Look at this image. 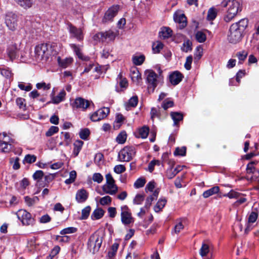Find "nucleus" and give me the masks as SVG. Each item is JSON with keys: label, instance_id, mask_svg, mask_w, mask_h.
Masks as SVG:
<instances>
[{"label": "nucleus", "instance_id": "obj_48", "mask_svg": "<svg viewBox=\"0 0 259 259\" xmlns=\"http://www.w3.org/2000/svg\"><path fill=\"white\" fill-rule=\"evenodd\" d=\"M146 183V180L144 178H139L134 183V186L136 188L143 187Z\"/></svg>", "mask_w": 259, "mask_h": 259}, {"label": "nucleus", "instance_id": "obj_30", "mask_svg": "<svg viewBox=\"0 0 259 259\" xmlns=\"http://www.w3.org/2000/svg\"><path fill=\"white\" fill-rule=\"evenodd\" d=\"M83 142L81 140H76L73 144L74 149L73 154L75 156H77L81 149Z\"/></svg>", "mask_w": 259, "mask_h": 259}, {"label": "nucleus", "instance_id": "obj_8", "mask_svg": "<svg viewBox=\"0 0 259 259\" xmlns=\"http://www.w3.org/2000/svg\"><path fill=\"white\" fill-rule=\"evenodd\" d=\"M121 210V221L122 224L125 225H128L134 223V219L132 216L130 209L127 205H123L120 207Z\"/></svg>", "mask_w": 259, "mask_h": 259}, {"label": "nucleus", "instance_id": "obj_23", "mask_svg": "<svg viewBox=\"0 0 259 259\" xmlns=\"http://www.w3.org/2000/svg\"><path fill=\"white\" fill-rule=\"evenodd\" d=\"M71 48L73 50L78 57L83 61H88L90 60V57L84 56L80 52V49L75 44H71Z\"/></svg>", "mask_w": 259, "mask_h": 259}, {"label": "nucleus", "instance_id": "obj_24", "mask_svg": "<svg viewBox=\"0 0 259 259\" xmlns=\"http://www.w3.org/2000/svg\"><path fill=\"white\" fill-rule=\"evenodd\" d=\"M159 34L160 37L167 38L172 35V30L168 27H164L161 28Z\"/></svg>", "mask_w": 259, "mask_h": 259}, {"label": "nucleus", "instance_id": "obj_47", "mask_svg": "<svg viewBox=\"0 0 259 259\" xmlns=\"http://www.w3.org/2000/svg\"><path fill=\"white\" fill-rule=\"evenodd\" d=\"M19 158L18 157H16L15 158H11L10 159V162L11 163H13V168L15 170L18 169L20 168V164H19Z\"/></svg>", "mask_w": 259, "mask_h": 259}, {"label": "nucleus", "instance_id": "obj_28", "mask_svg": "<svg viewBox=\"0 0 259 259\" xmlns=\"http://www.w3.org/2000/svg\"><path fill=\"white\" fill-rule=\"evenodd\" d=\"M145 60V57L144 55H134L132 58L133 63L137 66L142 65Z\"/></svg>", "mask_w": 259, "mask_h": 259}, {"label": "nucleus", "instance_id": "obj_50", "mask_svg": "<svg viewBox=\"0 0 259 259\" xmlns=\"http://www.w3.org/2000/svg\"><path fill=\"white\" fill-rule=\"evenodd\" d=\"M77 230V229L74 227H68L60 231V234L65 235L67 234H70L75 233Z\"/></svg>", "mask_w": 259, "mask_h": 259}, {"label": "nucleus", "instance_id": "obj_56", "mask_svg": "<svg viewBox=\"0 0 259 259\" xmlns=\"http://www.w3.org/2000/svg\"><path fill=\"white\" fill-rule=\"evenodd\" d=\"M125 167L123 165L119 164L114 167V171L116 174H119L125 171Z\"/></svg>", "mask_w": 259, "mask_h": 259}, {"label": "nucleus", "instance_id": "obj_45", "mask_svg": "<svg viewBox=\"0 0 259 259\" xmlns=\"http://www.w3.org/2000/svg\"><path fill=\"white\" fill-rule=\"evenodd\" d=\"M145 198L143 194H137L133 200V203L135 204L139 205L142 203Z\"/></svg>", "mask_w": 259, "mask_h": 259}, {"label": "nucleus", "instance_id": "obj_29", "mask_svg": "<svg viewBox=\"0 0 259 259\" xmlns=\"http://www.w3.org/2000/svg\"><path fill=\"white\" fill-rule=\"evenodd\" d=\"M150 115H151V119L153 121L154 120V118H157L159 119L161 118V113H160V108L159 107L156 108V107H152L150 111Z\"/></svg>", "mask_w": 259, "mask_h": 259}, {"label": "nucleus", "instance_id": "obj_62", "mask_svg": "<svg viewBox=\"0 0 259 259\" xmlns=\"http://www.w3.org/2000/svg\"><path fill=\"white\" fill-rule=\"evenodd\" d=\"M138 102L137 96H133L128 100V105L132 107H135Z\"/></svg>", "mask_w": 259, "mask_h": 259}, {"label": "nucleus", "instance_id": "obj_41", "mask_svg": "<svg viewBox=\"0 0 259 259\" xmlns=\"http://www.w3.org/2000/svg\"><path fill=\"white\" fill-rule=\"evenodd\" d=\"M91 210V207L87 206L81 210V220H86L89 216Z\"/></svg>", "mask_w": 259, "mask_h": 259}, {"label": "nucleus", "instance_id": "obj_22", "mask_svg": "<svg viewBox=\"0 0 259 259\" xmlns=\"http://www.w3.org/2000/svg\"><path fill=\"white\" fill-rule=\"evenodd\" d=\"M58 63L60 67L63 68H66L69 66L73 61L71 58H66L65 59H61L60 57H58Z\"/></svg>", "mask_w": 259, "mask_h": 259}, {"label": "nucleus", "instance_id": "obj_31", "mask_svg": "<svg viewBox=\"0 0 259 259\" xmlns=\"http://www.w3.org/2000/svg\"><path fill=\"white\" fill-rule=\"evenodd\" d=\"M166 203V200L164 199H159L154 207V210L156 212L160 211L165 206Z\"/></svg>", "mask_w": 259, "mask_h": 259}, {"label": "nucleus", "instance_id": "obj_19", "mask_svg": "<svg viewBox=\"0 0 259 259\" xmlns=\"http://www.w3.org/2000/svg\"><path fill=\"white\" fill-rule=\"evenodd\" d=\"M174 19L176 23L180 24L181 29H183L186 26L187 24V18L184 14H175L174 16Z\"/></svg>", "mask_w": 259, "mask_h": 259}, {"label": "nucleus", "instance_id": "obj_32", "mask_svg": "<svg viewBox=\"0 0 259 259\" xmlns=\"http://www.w3.org/2000/svg\"><path fill=\"white\" fill-rule=\"evenodd\" d=\"M170 116L174 122V125H177V123L183 119V115L182 113L178 112H171Z\"/></svg>", "mask_w": 259, "mask_h": 259}, {"label": "nucleus", "instance_id": "obj_26", "mask_svg": "<svg viewBox=\"0 0 259 259\" xmlns=\"http://www.w3.org/2000/svg\"><path fill=\"white\" fill-rule=\"evenodd\" d=\"M220 188L218 186H214L210 189L204 191L203 193V196L204 198H208L209 196L217 194L219 192Z\"/></svg>", "mask_w": 259, "mask_h": 259}, {"label": "nucleus", "instance_id": "obj_36", "mask_svg": "<svg viewBox=\"0 0 259 259\" xmlns=\"http://www.w3.org/2000/svg\"><path fill=\"white\" fill-rule=\"evenodd\" d=\"M103 34L105 37V41L107 40H108L109 41H112L114 40L117 35L116 33L110 30L103 32Z\"/></svg>", "mask_w": 259, "mask_h": 259}, {"label": "nucleus", "instance_id": "obj_55", "mask_svg": "<svg viewBox=\"0 0 259 259\" xmlns=\"http://www.w3.org/2000/svg\"><path fill=\"white\" fill-rule=\"evenodd\" d=\"M93 39L97 41H105L103 32H99L95 34L93 36Z\"/></svg>", "mask_w": 259, "mask_h": 259}, {"label": "nucleus", "instance_id": "obj_54", "mask_svg": "<svg viewBox=\"0 0 259 259\" xmlns=\"http://www.w3.org/2000/svg\"><path fill=\"white\" fill-rule=\"evenodd\" d=\"M93 180L99 184L101 183L103 180V177L100 173H95L93 175Z\"/></svg>", "mask_w": 259, "mask_h": 259}, {"label": "nucleus", "instance_id": "obj_46", "mask_svg": "<svg viewBox=\"0 0 259 259\" xmlns=\"http://www.w3.org/2000/svg\"><path fill=\"white\" fill-rule=\"evenodd\" d=\"M25 100L22 98H17L16 100V103L19 108L23 110L26 109V104L25 103Z\"/></svg>", "mask_w": 259, "mask_h": 259}, {"label": "nucleus", "instance_id": "obj_13", "mask_svg": "<svg viewBox=\"0 0 259 259\" xmlns=\"http://www.w3.org/2000/svg\"><path fill=\"white\" fill-rule=\"evenodd\" d=\"M90 105V102L81 97L76 98L71 104L73 108L82 109L83 110L87 109Z\"/></svg>", "mask_w": 259, "mask_h": 259}, {"label": "nucleus", "instance_id": "obj_40", "mask_svg": "<svg viewBox=\"0 0 259 259\" xmlns=\"http://www.w3.org/2000/svg\"><path fill=\"white\" fill-rule=\"evenodd\" d=\"M127 137L126 133L125 131H122L116 137V142L119 144H123L125 143Z\"/></svg>", "mask_w": 259, "mask_h": 259}, {"label": "nucleus", "instance_id": "obj_35", "mask_svg": "<svg viewBox=\"0 0 259 259\" xmlns=\"http://www.w3.org/2000/svg\"><path fill=\"white\" fill-rule=\"evenodd\" d=\"M195 39L199 43L204 42L206 39V34L202 31H197L195 35Z\"/></svg>", "mask_w": 259, "mask_h": 259}, {"label": "nucleus", "instance_id": "obj_21", "mask_svg": "<svg viewBox=\"0 0 259 259\" xmlns=\"http://www.w3.org/2000/svg\"><path fill=\"white\" fill-rule=\"evenodd\" d=\"M131 78L133 82L138 84L141 80V75L137 68H134L131 71Z\"/></svg>", "mask_w": 259, "mask_h": 259}, {"label": "nucleus", "instance_id": "obj_1", "mask_svg": "<svg viewBox=\"0 0 259 259\" xmlns=\"http://www.w3.org/2000/svg\"><path fill=\"white\" fill-rule=\"evenodd\" d=\"M248 23V19L243 18L231 25L228 35V40L229 42L236 44L241 40L243 32L247 27Z\"/></svg>", "mask_w": 259, "mask_h": 259}, {"label": "nucleus", "instance_id": "obj_18", "mask_svg": "<svg viewBox=\"0 0 259 259\" xmlns=\"http://www.w3.org/2000/svg\"><path fill=\"white\" fill-rule=\"evenodd\" d=\"M183 77V76L182 73L176 71L169 75V80L172 84L176 85L181 81Z\"/></svg>", "mask_w": 259, "mask_h": 259}, {"label": "nucleus", "instance_id": "obj_20", "mask_svg": "<svg viewBox=\"0 0 259 259\" xmlns=\"http://www.w3.org/2000/svg\"><path fill=\"white\" fill-rule=\"evenodd\" d=\"M15 2L21 8L28 9L32 7L34 0H14Z\"/></svg>", "mask_w": 259, "mask_h": 259}, {"label": "nucleus", "instance_id": "obj_25", "mask_svg": "<svg viewBox=\"0 0 259 259\" xmlns=\"http://www.w3.org/2000/svg\"><path fill=\"white\" fill-rule=\"evenodd\" d=\"M104 212L103 209L101 208H96L93 212L91 215V219L93 220H99L103 217Z\"/></svg>", "mask_w": 259, "mask_h": 259}, {"label": "nucleus", "instance_id": "obj_38", "mask_svg": "<svg viewBox=\"0 0 259 259\" xmlns=\"http://www.w3.org/2000/svg\"><path fill=\"white\" fill-rule=\"evenodd\" d=\"M217 15V9H215L214 8H211L210 9H209L207 12V19L209 21H212L216 18Z\"/></svg>", "mask_w": 259, "mask_h": 259}, {"label": "nucleus", "instance_id": "obj_59", "mask_svg": "<svg viewBox=\"0 0 259 259\" xmlns=\"http://www.w3.org/2000/svg\"><path fill=\"white\" fill-rule=\"evenodd\" d=\"M182 50L185 52L191 51L192 50L191 43L189 40L184 42L182 47Z\"/></svg>", "mask_w": 259, "mask_h": 259}, {"label": "nucleus", "instance_id": "obj_9", "mask_svg": "<svg viewBox=\"0 0 259 259\" xmlns=\"http://www.w3.org/2000/svg\"><path fill=\"white\" fill-rule=\"evenodd\" d=\"M49 45L48 44H41L35 48V58L36 61H41L44 57H47Z\"/></svg>", "mask_w": 259, "mask_h": 259}, {"label": "nucleus", "instance_id": "obj_15", "mask_svg": "<svg viewBox=\"0 0 259 259\" xmlns=\"http://www.w3.org/2000/svg\"><path fill=\"white\" fill-rule=\"evenodd\" d=\"M119 7L117 6L110 8L105 13L103 21L107 22L111 21L117 15Z\"/></svg>", "mask_w": 259, "mask_h": 259}, {"label": "nucleus", "instance_id": "obj_16", "mask_svg": "<svg viewBox=\"0 0 259 259\" xmlns=\"http://www.w3.org/2000/svg\"><path fill=\"white\" fill-rule=\"evenodd\" d=\"M102 190L106 194L115 195L118 191V187L115 184H105L102 186Z\"/></svg>", "mask_w": 259, "mask_h": 259}, {"label": "nucleus", "instance_id": "obj_11", "mask_svg": "<svg viewBox=\"0 0 259 259\" xmlns=\"http://www.w3.org/2000/svg\"><path fill=\"white\" fill-rule=\"evenodd\" d=\"M109 113V109L108 108L100 109L91 115V119L93 121H98L105 118Z\"/></svg>", "mask_w": 259, "mask_h": 259}, {"label": "nucleus", "instance_id": "obj_44", "mask_svg": "<svg viewBox=\"0 0 259 259\" xmlns=\"http://www.w3.org/2000/svg\"><path fill=\"white\" fill-rule=\"evenodd\" d=\"M241 194L234 190L230 191L229 193L223 195L224 197H228L229 198H238L240 197Z\"/></svg>", "mask_w": 259, "mask_h": 259}, {"label": "nucleus", "instance_id": "obj_63", "mask_svg": "<svg viewBox=\"0 0 259 259\" xmlns=\"http://www.w3.org/2000/svg\"><path fill=\"white\" fill-rule=\"evenodd\" d=\"M160 162L159 160H153L148 164V170L150 172H152L156 164L159 165Z\"/></svg>", "mask_w": 259, "mask_h": 259}, {"label": "nucleus", "instance_id": "obj_34", "mask_svg": "<svg viewBox=\"0 0 259 259\" xmlns=\"http://www.w3.org/2000/svg\"><path fill=\"white\" fill-rule=\"evenodd\" d=\"M247 55L248 53L245 50L238 52L236 54V57H237L239 60V63L242 64L246 59Z\"/></svg>", "mask_w": 259, "mask_h": 259}, {"label": "nucleus", "instance_id": "obj_53", "mask_svg": "<svg viewBox=\"0 0 259 259\" xmlns=\"http://www.w3.org/2000/svg\"><path fill=\"white\" fill-rule=\"evenodd\" d=\"M59 131V128L57 126H52L49 130L46 132V135L47 137H50L53 135L54 134L58 133Z\"/></svg>", "mask_w": 259, "mask_h": 259}, {"label": "nucleus", "instance_id": "obj_37", "mask_svg": "<svg viewBox=\"0 0 259 259\" xmlns=\"http://www.w3.org/2000/svg\"><path fill=\"white\" fill-rule=\"evenodd\" d=\"M209 252V246L208 244L203 242L199 250V253L202 257L205 256Z\"/></svg>", "mask_w": 259, "mask_h": 259}, {"label": "nucleus", "instance_id": "obj_14", "mask_svg": "<svg viewBox=\"0 0 259 259\" xmlns=\"http://www.w3.org/2000/svg\"><path fill=\"white\" fill-rule=\"evenodd\" d=\"M147 73V80L149 83L148 88L152 89L153 92L157 85V75L152 70L148 71Z\"/></svg>", "mask_w": 259, "mask_h": 259}, {"label": "nucleus", "instance_id": "obj_39", "mask_svg": "<svg viewBox=\"0 0 259 259\" xmlns=\"http://www.w3.org/2000/svg\"><path fill=\"white\" fill-rule=\"evenodd\" d=\"M149 132V128L147 126H144L139 130V134L141 138L145 139L147 137Z\"/></svg>", "mask_w": 259, "mask_h": 259}, {"label": "nucleus", "instance_id": "obj_4", "mask_svg": "<svg viewBox=\"0 0 259 259\" xmlns=\"http://www.w3.org/2000/svg\"><path fill=\"white\" fill-rule=\"evenodd\" d=\"M15 140L10 137L6 133L0 134V151L4 153L10 152L13 148Z\"/></svg>", "mask_w": 259, "mask_h": 259}, {"label": "nucleus", "instance_id": "obj_2", "mask_svg": "<svg viewBox=\"0 0 259 259\" xmlns=\"http://www.w3.org/2000/svg\"><path fill=\"white\" fill-rule=\"evenodd\" d=\"M221 5L223 7H228L226 14L224 17V20L226 22L232 21L242 10V4L237 0H228L226 2H222Z\"/></svg>", "mask_w": 259, "mask_h": 259}, {"label": "nucleus", "instance_id": "obj_57", "mask_svg": "<svg viewBox=\"0 0 259 259\" xmlns=\"http://www.w3.org/2000/svg\"><path fill=\"white\" fill-rule=\"evenodd\" d=\"M124 120L125 118L121 114H117L116 116L115 122H116V124H119L116 126L119 128Z\"/></svg>", "mask_w": 259, "mask_h": 259}, {"label": "nucleus", "instance_id": "obj_6", "mask_svg": "<svg viewBox=\"0 0 259 259\" xmlns=\"http://www.w3.org/2000/svg\"><path fill=\"white\" fill-rule=\"evenodd\" d=\"M18 16L12 12H7L5 15V22L8 28L12 31L15 30L18 26Z\"/></svg>", "mask_w": 259, "mask_h": 259}, {"label": "nucleus", "instance_id": "obj_64", "mask_svg": "<svg viewBox=\"0 0 259 259\" xmlns=\"http://www.w3.org/2000/svg\"><path fill=\"white\" fill-rule=\"evenodd\" d=\"M203 54V49L200 47H197L196 48V52L195 54V59L199 60L201 58Z\"/></svg>", "mask_w": 259, "mask_h": 259}, {"label": "nucleus", "instance_id": "obj_58", "mask_svg": "<svg viewBox=\"0 0 259 259\" xmlns=\"http://www.w3.org/2000/svg\"><path fill=\"white\" fill-rule=\"evenodd\" d=\"M0 69L1 70V73L3 76H5L7 78H11L12 77L13 73L9 69Z\"/></svg>", "mask_w": 259, "mask_h": 259}, {"label": "nucleus", "instance_id": "obj_60", "mask_svg": "<svg viewBox=\"0 0 259 259\" xmlns=\"http://www.w3.org/2000/svg\"><path fill=\"white\" fill-rule=\"evenodd\" d=\"M44 175V174L42 170H36L33 175V178L34 180L38 181L43 178Z\"/></svg>", "mask_w": 259, "mask_h": 259}, {"label": "nucleus", "instance_id": "obj_43", "mask_svg": "<svg viewBox=\"0 0 259 259\" xmlns=\"http://www.w3.org/2000/svg\"><path fill=\"white\" fill-rule=\"evenodd\" d=\"M163 44L161 42L158 41L153 44L152 49L155 53H158L163 49Z\"/></svg>", "mask_w": 259, "mask_h": 259}, {"label": "nucleus", "instance_id": "obj_17", "mask_svg": "<svg viewBox=\"0 0 259 259\" xmlns=\"http://www.w3.org/2000/svg\"><path fill=\"white\" fill-rule=\"evenodd\" d=\"M89 193L84 189L78 190L76 194L75 199L78 203L85 202L88 199Z\"/></svg>", "mask_w": 259, "mask_h": 259}, {"label": "nucleus", "instance_id": "obj_3", "mask_svg": "<svg viewBox=\"0 0 259 259\" xmlns=\"http://www.w3.org/2000/svg\"><path fill=\"white\" fill-rule=\"evenodd\" d=\"M102 237L98 233H94L89 239L88 247L93 254L98 252L102 243Z\"/></svg>", "mask_w": 259, "mask_h": 259}, {"label": "nucleus", "instance_id": "obj_7", "mask_svg": "<svg viewBox=\"0 0 259 259\" xmlns=\"http://www.w3.org/2000/svg\"><path fill=\"white\" fill-rule=\"evenodd\" d=\"M16 215L24 225H32L34 222V220L32 218L31 214L24 209L19 210Z\"/></svg>", "mask_w": 259, "mask_h": 259}, {"label": "nucleus", "instance_id": "obj_5", "mask_svg": "<svg viewBox=\"0 0 259 259\" xmlns=\"http://www.w3.org/2000/svg\"><path fill=\"white\" fill-rule=\"evenodd\" d=\"M136 150L134 146H125L118 153V157L120 161H130L135 155Z\"/></svg>", "mask_w": 259, "mask_h": 259}, {"label": "nucleus", "instance_id": "obj_42", "mask_svg": "<svg viewBox=\"0 0 259 259\" xmlns=\"http://www.w3.org/2000/svg\"><path fill=\"white\" fill-rule=\"evenodd\" d=\"M79 137L80 138L84 140H87L88 137L89 136L90 134V130L87 128H84L82 130H81L79 132Z\"/></svg>", "mask_w": 259, "mask_h": 259}, {"label": "nucleus", "instance_id": "obj_49", "mask_svg": "<svg viewBox=\"0 0 259 259\" xmlns=\"http://www.w3.org/2000/svg\"><path fill=\"white\" fill-rule=\"evenodd\" d=\"M186 147H182L181 148H177L174 152V154L175 155H179V156H185L186 155Z\"/></svg>", "mask_w": 259, "mask_h": 259}, {"label": "nucleus", "instance_id": "obj_10", "mask_svg": "<svg viewBox=\"0 0 259 259\" xmlns=\"http://www.w3.org/2000/svg\"><path fill=\"white\" fill-rule=\"evenodd\" d=\"M67 25L71 37L75 38L78 40L83 39V36L81 29L76 28L70 22L67 23Z\"/></svg>", "mask_w": 259, "mask_h": 259}, {"label": "nucleus", "instance_id": "obj_27", "mask_svg": "<svg viewBox=\"0 0 259 259\" xmlns=\"http://www.w3.org/2000/svg\"><path fill=\"white\" fill-rule=\"evenodd\" d=\"M66 93L64 90L61 91L56 96L52 98L53 103L56 104H59L65 99Z\"/></svg>", "mask_w": 259, "mask_h": 259}, {"label": "nucleus", "instance_id": "obj_61", "mask_svg": "<svg viewBox=\"0 0 259 259\" xmlns=\"http://www.w3.org/2000/svg\"><path fill=\"white\" fill-rule=\"evenodd\" d=\"M174 106V102L171 101L164 100L161 105L162 107L164 110H166L168 108Z\"/></svg>", "mask_w": 259, "mask_h": 259}, {"label": "nucleus", "instance_id": "obj_12", "mask_svg": "<svg viewBox=\"0 0 259 259\" xmlns=\"http://www.w3.org/2000/svg\"><path fill=\"white\" fill-rule=\"evenodd\" d=\"M20 46L17 44H13L9 46L7 49L8 57L11 61L16 59L19 56Z\"/></svg>", "mask_w": 259, "mask_h": 259}, {"label": "nucleus", "instance_id": "obj_33", "mask_svg": "<svg viewBox=\"0 0 259 259\" xmlns=\"http://www.w3.org/2000/svg\"><path fill=\"white\" fill-rule=\"evenodd\" d=\"M118 247L119 244L117 243H114L112 244L108 253V257L109 259H112L116 255Z\"/></svg>", "mask_w": 259, "mask_h": 259}, {"label": "nucleus", "instance_id": "obj_51", "mask_svg": "<svg viewBox=\"0 0 259 259\" xmlns=\"http://www.w3.org/2000/svg\"><path fill=\"white\" fill-rule=\"evenodd\" d=\"M112 199L109 196H106L101 198L100 200V203L102 205H108L111 202Z\"/></svg>", "mask_w": 259, "mask_h": 259}, {"label": "nucleus", "instance_id": "obj_52", "mask_svg": "<svg viewBox=\"0 0 259 259\" xmlns=\"http://www.w3.org/2000/svg\"><path fill=\"white\" fill-rule=\"evenodd\" d=\"M36 160V156L34 155L27 154L25 156L24 161L30 164L35 162Z\"/></svg>", "mask_w": 259, "mask_h": 259}]
</instances>
